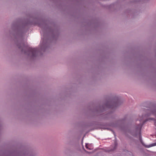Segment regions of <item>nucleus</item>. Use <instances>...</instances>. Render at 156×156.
Returning a JSON list of instances; mask_svg holds the SVG:
<instances>
[{"mask_svg": "<svg viewBox=\"0 0 156 156\" xmlns=\"http://www.w3.org/2000/svg\"><path fill=\"white\" fill-rule=\"evenodd\" d=\"M22 47V51H23L25 50L24 53L32 57H35L39 51V50L37 48H32L27 46H25L23 44H21L20 47H19V48H21Z\"/></svg>", "mask_w": 156, "mask_h": 156, "instance_id": "obj_1", "label": "nucleus"}, {"mask_svg": "<svg viewBox=\"0 0 156 156\" xmlns=\"http://www.w3.org/2000/svg\"><path fill=\"white\" fill-rule=\"evenodd\" d=\"M142 126V124H139L136 128V132L137 133H138L139 134L140 137V139L141 135H140L141 129ZM141 141V140H140Z\"/></svg>", "mask_w": 156, "mask_h": 156, "instance_id": "obj_2", "label": "nucleus"}, {"mask_svg": "<svg viewBox=\"0 0 156 156\" xmlns=\"http://www.w3.org/2000/svg\"><path fill=\"white\" fill-rule=\"evenodd\" d=\"M47 40H43L42 41V43L41 44V48L43 47H44L47 44L46 43L47 42Z\"/></svg>", "mask_w": 156, "mask_h": 156, "instance_id": "obj_3", "label": "nucleus"}, {"mask_svg": "<svg viewBox=\"0 0 156 156\" xmlns=\"http://www.w3.org/2000/svg\"><path fill=\"white\" fill-rule=\"evenodd\" d=\"M151 113L152 114H154V115L156 116V109H155L154 111H153Z\"/></svg>", "mask_w": 156, "mask_h": 156, "instance_id": "obj_4", "label": "nucleus"}, {"mask_svg": "<svg viewBox=\"0 0 156 156\" xmlns=\"http://www.w3.org/2000/svg\"><path fill=\"white\" fill-rule=\"evenodd\" d=\"M86 147L87 149H89V150L90 149V148H88V147H87V144H86Z\"/></svg>", "mask_w": 156, "mask_h": 156, "instance_id": "obj_5", "label": "nucleus"}, {"mask_svg": "<svg viewBox=\"0 0 156 156\" xmlns=\"http://www.w3.org/2000/svg\"><path fill=\"white\" fill-rule=\"evenodd\" d=\"M143 118H144V117H143V116H142V119H140V122H141L142 121V119H143Z\"/></svg>", "mask_w": 156, "mask_h": 156, "instance_id": "obj_6", "label": "nucleus"}, {"mask_svg": "<svg viewBox=\"0 0 156 156\" xmlns=\"http://www.w3.org/2000/svg\"><path fill=\"white\" fill-rule=\"evenodd\" d=\"M154 124L155 125V126H156V120H155Z\"/></svg>", "mask_w": 156, "mask_h": 156, "instance_id": "obj_7", "label": "nucleus"}, {"mask_svg": "<svg viewBox=\"0 0 156 156\" xmlns=\"http://www.w3.org/2000/svg\"><path fill=\"white\" fill-rule=\"evenodd\" d=\"M147 121V120H146V121H143V122H144V123L145 122H146V121Z\"/></svg>", "mask_w": 156, "mask_h": 156, "instance_id": "obj_8", "label": "nucleus"}, {"mask_svg": "<svg viewBox=\"0 0 156 156\" xmlns=\"http://www.w3.org/2000/svg\"><path fill=\"white\" fill-rule=\"evenodd\" d=\"M149 115H147L148 116H149Z\"/></svg>", "mask_w": 156, "mask_h": 156, "instance_id": "obj_9", "label": "nucleus"}]
</instances>
